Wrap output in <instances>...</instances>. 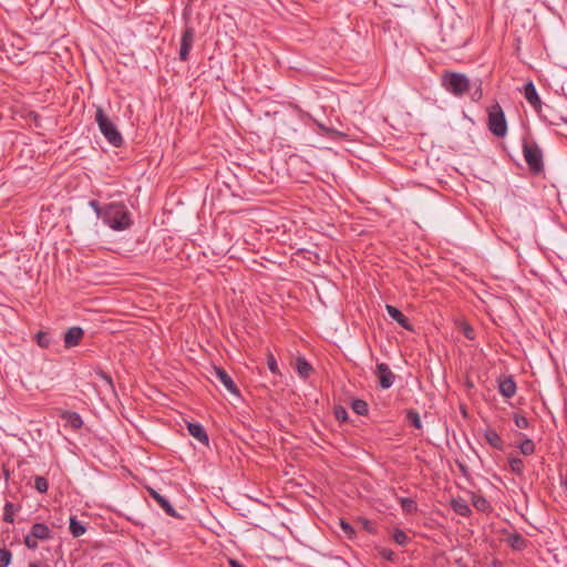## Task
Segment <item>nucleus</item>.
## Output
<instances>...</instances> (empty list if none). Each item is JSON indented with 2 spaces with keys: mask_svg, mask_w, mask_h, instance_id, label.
I'll return each mask as SVG.
<instances>
[{
  "mask_svg": "<svg viewBox=\"0 0 567 567\" xmlns=\"http://www.w3.org/2000/svg\"><path fill=\"white\" fill-rule=\"evenodd\" d=\"M482 95H483L482 89H481V86H477L476 90L472 94V100L478 101V100H481Z\"/></svg>",
  "mask_w": 567,
  "mask_h": 567,
  "instance_id": "40",
  "label": "nucleus"
},
{
  "mask_svg": "<svg viewBox=\"0 0 567 567\" xmlns=\"http://www.w3.org/2000/svg\"><path fill=\"white\" fill-rule=\"evenodd\" d=\"M195 41V29L186 25L181 37L179 60L185 62L189 59V52Z\"/></svg>",
  "mask_w": 567,
  "mask_h": 567,
  "instance_id": "7",
  "label": "nucleus"
},
{
  "mask_svg": "<svg viewBox=\"0 0 567 567\" xmlns=\"http://www.w3.org/2000/svg\"><path fill=\"white\" fill-rule=\"evenodd\" d=\"M89 206L94 210V213L96 214V216L100 219H103V217H104V206H100L99 202L95 200V199H91L89 202Z\"/></svg>",
  "mask_w": 567,
  "mask_h": 567,
  "instance_id": "34",
  "label": "nucleus"
},
{
  "mask_svg": "<svg viewBox=\"0 0 567 567\" xmlns=\"http://www.w3.org/2000/svg\"><path fill=\"white\" fill-rule=\"evenodd\" d=\"M523 155L533 174L538 175L544 172L543 151L535 141H523Z\"/></svg>",
  "mask_w": 567,
  "mask_h": 567,
  "instance_id": "4",
  "label": "nucleus"
},
{
  "mask_svg": "<svg viewBox=\"0 0 567 567\" xmlns=\"http://www.w3.org/2000/svg\"><path fill=\"white\" fill-rule=\"evenodd\" d=\"M52 538L51 529L43 523H34L30 532L24 536L23 544L27 548L35 550L38 540H48Z\"/></svg>",
  "mask_w": 567,
  "mask_h": 567,
  "instance_id": "6",
  "label": "nucleus"
},
{
  "mask_svg": "<svg viewBox=\"0 0 567 567\" xmlns=\"http://www.w3.org/2000/svg\"><path fill=\"white\" fill-rule=\"evenodd\" d=\"M102 221L115 231L128 229L132 224V214L124 203L113 202L104 205Z\"/></svg>",
  "mask_w": 567,
  "mask_h": 567,
  "instance_id": "1",
  "label": "nucleus"
},
{
  "mask_svg": "<svg viewBox=\"0 0 567 567\" xmlns=\"http://www.w3.org/2000/svg\"><path fill=\"white\" fill-rule=\"evenodd\" d=\"M96 374L99 375V378H100L101 380H103V381L105 382V384H107V385H109V388H110L111 390H114L113 380H112V377H111L109 373H106V372H104V371L100 370Z\"/></svg>",
  "mask_w": 567,
  "mask_h": 567,
  "instance_id": "36",
  "label": "nucleus"
},
{
  "mask_svg": "<svg viewBox=\"0 0 567 567\" xmlns=\"http://www.w3.org/2000/svg\"><path fill=\"white\" fill-rule=\"evenodd\" d=\"M563 486L565 487V489L567 491V478L563 482Z\"/></svg>",
  "mask_w": 567,
  "mask_h": 567,
  "instance_id": "44",
  "label": "nucleus"
},
{
  "mask_svg": "<svg viewBox=\"0 0 567 567\" xmlns=\"http://www.w3.org/2000/svg\"><path fill=\"white\" fill-rule=\"evenodd\" d=\"M351 408L358 415H365L369 412L368 403L364 400L355 399L352 401Z\"/></svg>",
  "mask_w": 567,
  "mask_h": 567,
  "instance_id": "26",
  "label": "nucleus"
},
{
  "mask_svg": "<svg viewBox=\"0 0 567 567\" xmlns=\"http://www.w3.org/2000/svg\"><path fill=\"white\" fill-rule=\"evenodd\" d=\"M506 544L516 551H523L528 546V540L519 533H512L506 538Z\"/></svg>",
  "mask_w": 567,
  "mask_h": 567,
  "instance_id": "15",
  "label": "nucleus"
},
{
  "mask_svg": "<svg viewBox=\"0 0 567 567\" xmlns=\"http://www.w3.org/2000/svg\"><path fill=\"white\" fill-rule=\"evenodd\" d=\"M460 467H461V470H462L463 472H465V466H464V465H462V464H461V465H460Z\"/></svg>",
  "mask_w": 567,
  "mask_h": 567,
  "instance_id": "45",
  "label": "nucleus"
},
{
  "mask_svg": "<svg viewBox=\"0 0 567 567\" xmlns=\"http://www.w3.org/2000/svg\"><path fill=\"white\" fill-rule=\"evenodd\" d=\"M230 566H231V567H244V565H243V564H240V563H239V561H237V560H230Z\"/></svg>",
  "mask_w": 567,
  "mask_h": 567,
  "instance_id": "42",
  "label": "nucleus"
},
{
  "mask_svg": "<svg viewBox=\"0 0 567 567\" xmlns=\"http://www.w3.org/2000/svg\"><path fill=\"white\" fill-rule=\"evenodd\" d=\"M514 423L518 429H527L529 427V421L527 417L520 414H514Z\"/></svg>",
  "mask_w": 567,
  "mask_h": 567,
  "instance_id": "33",
  "label": "nucleus"
},
{
  "mask_svg": "<svg viewBox=\"0 0 567 567\" xmlns=\"http://www.w3.org/2000/svg\"><path fill=\"white\" fill-rule=\"evenodd\" d=\"M187 430L188 433L198 442L208 445L209 439L202 424L189 422L187 423Z\"/></svg>",
  "mask_w": 567,
  "mask_h": 567,
  "instance_id": "14",
  "label": "nucleus"
},
{
  "mask_svg": "<svg viewBox=\"0 0 567 567\" xmlns=\"http://www.w3.org/2000/svg\"><path fill=\"white\" fill-rule=\"evenodd\" d=\"M19 506L14 505L11 502H7L4 505L3 520L7 523L14 522V514L19 511Z\"/></svg>",
  "mask_w": 567,
  "mask_h": 567,
  "instance_id": "24",
  "label": "nucleus"
},
{
  "mask_svg": "<svg viewBox=\"0 0 567 567\" xmlns=\"http://www.w3.org/2000/svg\"><path fill=\"white\" fill-rule=\"evenodd\" d=\"M523 93H524V96H525L526 101L530 104V106L537 113L540 114L543 103H542V100H540V97H539V95L537 93L536 86H535V84L532 81H528L524 85Z\"/></svg>",
  "mask_w": 567,
  "mask_h": 567,
  "instance_id": "8",
  "label": "nucleus"
},
{
  "mask_svg": "<svg viewBox=\"0 0 567 567\" xmlns=\"http://www.w3.org/2000/svg\"><path fill=\"white\" fill-rule=\"evenodd\" d=\"M35 341L39 347L48 348L51 344V336L48 332L39 331L35 334Z\"/></svg>",
  "mask_w": 567,
  "mask_h": 567,
  "instance_id": "28",
  "label": "nucleus"
},
{
  "mask_svg": "<svg viewBox=\"0 0 567 567\" xmlns=\"http://www.w3.org/2000/svg\"><path fill=\"white\" fill-rule=\"evenodd\" d=\"M95 122L97 126L105 137V140L114 147H120L123 145L124 140L116 125L112 122V120L105 114L102 107H97L95 112Z\"/></svg>",
  "mask_w": 567,
  "mask_h": 567,
  "instance_id": "2",
  "label": "nucleus"
},
{
  "mask_svg": "<svg viewBox=\"0 0 567 567\" xmlns=\"http://www.w3.org/2000/svg\"><path fill=\"white\" fill-rule=\"evenodd\" d=\"M399 502L404 513L413 514L417 511V504L413 498L402 497Z\"/></svg>",
  "mask_w": 567,
  "mask_h": 567,
  "instance_id": "25",
  "label": "nucleus"
},
{
  "mask_svg": "<svg viewBox=\"0 0 567 567\" xmlns=\"http://www.w3.org/2000/svg\"><path fill=\"white\" fill-rule=\"evenodd\" d=\"M508 466L512 473L517 476H523L525 471V465L522 458L519 457H509Z\"/></svg>",
  "mask_w": 567,
  "mask_h": 567,
  "instance_id": "22",
  "label": "nucleus"
},
{
  "mask_svg": "<svg viewBox=\"0 0 567 567\" xmlns=\"http://www.w3.org/2000/svg\"><path fill=\"white\" fill-rule=\"evenodd\" d=\"M29 567H40L37 563H31Z\"/></svg>",
  "mask_w": 567,
  "mask_h": 567,
  "instance_id": "43",
  "label": "nucleus"
},
{
  "mask_svg": "<svg viewBox=\"0 0 567 567\" xmlns=\"http://www.w3.org/2000/svg\"><path fill=\"white\" fill-rule=\"evenodd\" d=\"M519 436L524 437L522 442L518 444V449L520 453L525 456H529L535 453L536 445L533 440L526 437L524 434H519Z\"/></svg>",
  "mask_w": 567,
  "mask_h": 567,
  "instance_id": "20",
  "label": "nucleus"
},
{
  "mask_svg": "<svg viewBox=\"0 0 567 567\" xmlns=\"http://www.w3.org/2000/svg\"><path fill=\"white\" fill-rule=\"evenodd\" d=\"M213 375L226 388L228 392L239 395V390L234 380L223 368L214 367Z\"/></svg>",
  "mask_w": 567,
  "mask_h": 567,
  "instance_id": "10",
  "label": "nucleus"
},
{
  "mask_svg": "<svg viewBox=\"0 0 567 567\" xmlns=\"http://www.w3.org/2000/svg\"><path fill=\"white\" fill-rule=\"evenodd\" d=\"M12 554L7 548H0V567H8L11 564Z\"/></svg>",
  "mask_w": 567,
  "mask_h": 567,
  "instance_id": "32",
  "label": "nucleus"
},
{
  "mask_svg": "<svg viewBox=\"0 0 567 567\" xmlns=\"http://www.w3.org/2000/svg\"><path fill=\"white\" fill-rule=\"evenodd\" d=\"M385 310H386L388 315L390 316V318L393 319L394 321H396L398 324H400L402 328H404L405 330H409V331L413 330V327L410 323V320L408 319V317H405L401 312V310H399L398 308H395L394 306H391V305H386Z\"/></svg>",
  "mask_w": 567,
  "mask_h": 567,
  "instance_id": "12",
  "label": "nucleus"
},
{
  "mask_svg": "<svg viewBox=\"0 0 567 567\" xmlns=\"http://www.w3.org/2000/svg\"><path fill=\"white\" fill-rule=\"evenodd\" d=\"M65 419H66V422L68 424L72 427V429H80L82 425H83V421H82V417L80 416L79 413L76 412H69L66 415H65Z\"/></svg>",
  "mask_w": 567,
  "mask_h": 567,
  "instance_id": "27",
  "label": "nucleus"
},
{
  "mask_svg": "<svg viewBox=\"0 0 567 567\" xmlns=\"http://www.w3.org/2000/svg\"><path fill=\"white\" fill-rule=\"evenodd\" d=\"M441 84L450 94L461 97L471 87L470 79L460 72L446 71L441 76Z\"/></svg>",
  "mask_w": 567,
  "mask_h": 567,
  "instance_id": "3",
  "label": "nucleus"
},
{
  "mask_svg": "<svg viewBox=\"0 0 567 567\" xmlns=\"http://www.w3.org/2000/svg\"><path fill=\"white\" fill-rule=\"evenodd\" d=\"M516 383L512 377H507L499 381L498 391L506 399H511L512 396H514L516 393Z\"/></svg>",
  "mask_w": 567,
  "mask_h": 567,
  "instance_id": "16",
  "label": "nucleus"
},
{
  "mask_svg": "<svg viewBox=\"0 0 567 567\" xmlns=\"http://www.w3.org/2000/svg\"><path fill=\"white\" fill-rule=\"evenodd\" d=\"M267 365H268V369L274 374H278L279 373V368H278V364H277V360H276V358H275V355L272 353H268V355H267Z\"/></svg>",
  "mask_w": 567,
  "mask_h": 567,
  "instance_id": "35",
  "label": "nucleus"
},
{
  "mask_svg": "<svg viewBox=\"0 0 567 567\" xmlns=\"http://www.w3.org/2000/svg\"><path fill=\"white\" fill-rule=\"evenodd\" d=\"M334 415L339 421H346L348 419L347 410L342 406H339L334 410Z\"/></svg>",
  "mask_w": 567,
  "mask_h": 567,
  "instance_id": "37",
  "label": "nucleus"
},
{
  "mask_svg": "<svg viewBox=\"0 0 567 567\" xmlns=\"http://www.w3.org/2000/svg\"><path fill=\"white\" fill-rule=\"evenodd\" d=\"M392 538L400 546H405L410 540L409 536L399 528L393 532Z\"/></svg>",
  "mask_w": 567,
  "mask_h": 567,
  "instance_id": "30",
  "label": "nucleus"
},
{
  "mask_svg": "<svg viewBox=\"0 0 567 567\" xmlns=\"http://www.w3.org/2000/svg\"><path fill=\"white\" fill-rule=\"evenodd\" d=\"M377 375L380 386L384 390L390 389L395 381V375L386 363L377 365Z\"/></svg>",
  "mask_w": 567,
  "mask_h": 567,
  "instance_id": "9",
  "label": "nucleus"
},
{
  "mask_svg": "<svg viewBox=\"0 0 567 567\" xmlns=\"http://www.w3.org/2000/svg\"><path fill=\"white\" fill-rule=\"evenodd\" d=\"M472 504L480 512H487L491 508L488 501L483 495L473 494Z\"/></svg>",
  "mask_w": 567,
  "mask_h": 567,
  "instance_id": "23",
  "label": "nucleus"
},
{
  "mask_svg": "<svg viewBox=\"0 0 567 567\" xmlns=\"http://www.w3.org/2000/svg\"><path fill=\"white\" fill-rule=\"evenodd\" d=\"M34 488L43 494V493H47L48 492V488H49V482L45 477L43 476H35L34 477Z\"/></svg>",
  "mask_w": 567,
  "mask_h": 567,
  "instance_id": "31",
  "label": "nucleus"
},
{
  "mask_svg": "<svg viewBox=\"0 0 567 567\" xmlns=\"http://www.w3.org/2000/svg\"><path fill=\"white\" fill-rule=\"evenodd\" d=\"M464 334L467 339H473L474 338V331L472 328L467 327L464 331Z\"/></svg>",
  "mask_w": 567,
  "mask_h": 567,
  "instance_id": "41",
  "label": "nucleus"
},
{
  "mask_svg": "<svg viewBox=\"0 0 567 567\" xmlns=\"http://www.w3.org/2000/svg\"><path fill=\"white\" fill-rule=\"evenodd\" d=\"M451 507L457 515L463 517H468L472 514L467 502L461 497L453 498L451 502Z\"/></svg>",
  "mask_w": 567,
  "mask_h": 567,
  "instance_id": "18",
  "label": "nucleus"
},
{
  "mask_svg": "<svg viewBox=\"0 0 567 567\" xmlns=\"http://www.w3.org/2000/svg\"><path fill=\"white\" fill-rule=\"evenodd\" d=\"M406 419L415 429H422L420 414L415 410H409L406 413Z\"/></svg>",
  "mask_w": 567,
  "mask_h": 567,
  "instance_id": "29",
  "label": "nucleus"
},
{
  "mask_svg": "<svg viewBox=\"0 0 567 567\" xmlns=\"http://www.w3.org/2000/svg\"><path fill=\"white\" fill-rule=\"evenodd\" d=\"M85 532H86V527L84 526V524L81 523L80 520H78L76 516H71L70 517V533L72 534V536L80 537L83 534H85Z\"/></svg>",
  "mask_w": 567,
  "mask_h": 567,
  "instance_id": "21",
  "label": "nucleus"
},
{
  "mask_svg": "<svg viewBox=\"0 0 567 567\" xmlns=\"http://www.w3.org/2000/svg\"><path fill=\"white\" fill-rule=\"evenodd\" d=\"M84 337V330L81 327H71L64 333V347L66 349L74 348L80 344Z\"/></svg>",
  "mask_w": 567,
  "mask_h": 567,
  "instance_id": "11",
  "label": "nucleus"
},
{
  "mask_svg": "<svg viewBox=\"0 0 567 567\" xmlns=\"http://www.w3.org/2000/svg\"><path fill=\"white\" fill-rule=\"evenodd\" d=\"M487 126L491 133L497 137H504L507 134V121L498 103L488 109Z\"/></svg>",
  "mask_w": 567,
  "mask_h": 567,
  "instance_id": "5",
  "label": "nucleus"
},
{
  "mask_svg": "<svg viewBox=\"0 0 567 567\" xmlns=\"http://www.w3.org/2000/svg\"><path fill=\"white\" fill-rule=\"evenodd\" d=\"M296 370L300 378L308 379L312 372V367L305 357H298L296 359Z\"/></svg>",
  "mask_w": 567,
  "mask_h": 567,
  "instance_id": "19",
  "label": "nucleus"
},
{
  "mask_svg": "<svg viewBox=\"0 0 567 567\" xmlns=\"http://www.w3.org/2000/svg\"><path fill=\"white\" fill-rule=\"evenodd\" d=\"M380 555H381L382 558H384V559H386L389 561L394 560V556H395V554L391 549H389V548H381L380 549Z\"/></svg>",
  "mask_w": 567,
  "mask_h": 567,
  "instance_id": "38",
  "label": "nucleus"
},
{
  "mask_svg": "<svg viewBox=\"0 0 567 567\" xmlns=\"http://www.w3.org/2000/svg\"><path fill=\"white\" fill-rule=\"evenodd\" d=\"M484 437L487 443L498 451H503L505 447L504 441L501 435L493 429H487L484 432Z\"/></svg>",
  "mask_w": 567,
  "mask_h": 567,
  "instance_id": "17",
  "label": "nucleus"
},
{
  "mask_svg": "<svg viewBox=\"0 0 567 567\" xmlns=\"http://www.w3.org/2000/svg\"><path fill=\"white\" fill-rule=\"evenodd\" d=\"M148 492H150V495L152 496V498L158 504V506L168 516H172V517H177L178 516L177 512L175 511V508L172 506V504L169 503V501L167 498H165L163 495H161L158 492H156L153 488H150Z\"/></svg>",
  "mask_w": 567,
  "mask_h": 567,
  "instance_id": "13",
  "label": "nucleus"
},
{
  "mask_svg": "<svg viewBox=\"0 0 567 567\" xmlns=\"http://www.w3.org/2000/svg\"><path fill=\"white\" fill-rule=\"evenodd\" d=\"M340 526L347 535L351 536L352 534H354V529L349 523L341 520Z\"/></svg>",
  "mask_w": 567,
  "mask_h": 567,
  "instance_id": "39",
  "label": "nucleus"
}]
</instances>
